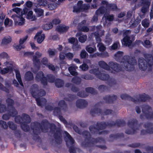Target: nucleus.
<instances>
[{"instance_id":"f704fd0d","label":"nucleus","mask_w":153,"mask_h":153,"mask_svg":"<svg viewBox=\"0 0 153 153\" xmlns=\"http://www.w3.org/2000/svg\"><path fill=\"white\" fill-rule=\"evenodd\" d=\"M107 9L110 10L114 11L117 10V7L115 4L109 3V4H108Z\"/></svg>"},{"instance_id":"4d7b16f0","label":"nucleus","mask_w":153,"mask_h":153,"mask_svg":"<svg viewBox=\"0 0 153 153\" xmlns=\"http://www.w3.org/2000/svg\"><path fill=\"white\" fill-rule=\"evenodd\" d=\"M1 78V77L0 76V78ZM0 90L4 91L7 93L9 92V89L4 86L0 82Z\"/></svg>"},{"instance_id":"5701e85b","label":"nucleus","mask_w":153,"mask_h":153,"mask_svg":"<svg viewBox=\"0 0 153 153\" xmlns=\"http://www.w3.org/2000/svg\"><path fill=\"white\" fill-rule=\"evenodd\" d=\"M109 64L111 68L115 71L118 72L122 70L121 67L118 64L114 62H110Z\"/></svg>"},{"instance_id":"052dcab7","label":"nucleus","mask_w":153,"mask_h":153,"mask_svg":"<svg viewBox=\"0 0 153 153\" xmlns=\"http://www.w3.org/2000/svg\"><path fill=\"white\" fill-rule=\"evenodd\" d=\"M38 1L40 6H45L47 4V1L46 0H38Z\"/></svg>"},{"instance_id":"37998d69","label":"nucleus","mask_w":153,"mask_h":153,"mask_svg":"<svg viewBox=\"0 0 153 153\" xmlns=\"http://www.w3.org/2000/svg\"><path fill=\"white\" fill-rule=\"evenodd\" d=\"M68 70L70 74L73 76H76L77 73L75 71L76 69L74 66H70L68 68Z\"/></svg>"},{"instance_id":"412c9836","label":"nucleus","mask_w":153,"mask_h":153,"mask_svg":"<svg viewBox=\"0 0 153 153\" xmlns=\"http://www.w3.org/2000/svg\"><path fill=\"white\" fill-rule=\"evenodd\" d=\"M117 96L113 94L111 95H106L103 97V99L107 103L112 104L117 100Z\"/></svg>"},{"instance_id":"de8ad7c7","label":"nucleus","mask_w":153,"mask_h":153,"mask_svg":"<svg viewBox=\"0 0 153 153\" xmlns=\"http://www.w3.org/2000/svg\"><path fill=\"white\" fill-rule=\"evenodd\" d=\"M12 40L11 37L10 36L5 37L2 41L1 43L2 44H7L10 42Z\"/></svg>"},{"instance_id":"f03ea898","label":"nucleus","mask_w":153,"mask_h":153,"mask_svg":"<svg viewBox=\"0 0 153 153\" xmlns=\"http://www.w3.org/2000/svg\"><path fill=\"white\" fill-rule=\"evenodd\" d=\"M123 52L118 51L114 55L116 58H117L119 61L122 63V65L124 67L125 70L128 71H132L134 69V66L136 64L137 60L134 57L128 55H125L122 56Z\"/></svg>"},{"instance_id":"c03bdc74","label":"nucleus","mask_w":153,"mask_h":153,"mask_svg":"<svg viewBox=\"0 0 153 153\" xmlns=\"http://www.w3.org/2000/svg\"><path fill=\"white\" fill-rule=\"evenodd\" d=\"M81 79L78 76H76L72 78V82L74 83L77 85H79L81 83Z\"/></svg>"},{"instance_id":"c85d7f7f","label":"nucleus","mask_w":153,"mask_h":153,"mask_svg":"<svg viewBox=\"0 0 153 153\" xmlns=\"http://www.w3.org/2000/svg\"><path fill=\"white\" fill-rule=\"evenodd\" d=\"M69 28V27L66 26L64 25L62 26H59L56 28L57 31L61 33H64L66 32Z\"/></svg>"},{"instance_id":"a19ab883","label":"nucleus","mask_w":153,"mask_h":153,"mask_svg":"<svg viewBox=\"0 0 153 153\" xmlns=\"http://www.w3.org/2000/svg\"><path fill=\"white\" fill-rule=\"evenodd\" d=\"M85 91L88 93L95 94L97 93V91L92 87H88L85 88Z\"/></svg>"},{"instance_id":"bf43d9fd","label":"nucleus","mask_w":153,"mask_h":153,"mask_svg":"<svg viewBox=\"0 0 153 153\" xmlns=\"http://www.w3.org/2000/svg\"><path fill=\"white\" fill-rule=\"evenodd\" d=\"M141 24L143 27L146 28L148 27L149 25V22L147 20L145 19L142 21Z\"/></svg>"},{"instance_id":"f8f14e48","label":"nucleus","mask_w":153,"mask_h":153,"mask_svg":"<svg viewBox=\"0 0 153 153\" xmlns=\"http://www.w3.org/2000/svg\"><path fill=\"white\" fill-rule=\"evenodd\" d=\"M36 85H33L31 88V94L33 97H41L45 96L46 93L44 90H39L37 87H35Z\"/></svg>"},{"instance_id":"6e6d98bb","label":"nucleus","mask_w":153,"mask_h":153,"mask_svg":"<svg viewBox=\"0 0 153 153\" xmlns=\"http://www.w3.org/2000/svg\"><path fill=\"white\" fill-rule=\"evenodd\" d=\"M0 125L1 126V127L4 129H7L8 128V125L6 123L2 120H0Z\"/></svg>"},{"instance_id":"1a4fd4ad","label":"nucleus","mask_w":153,"mask_h":153,"mask_svg":"<svg viewBox=\"0 0 153 153\" xmlns=\"http://www.w3.org/2000/svg\"><path fill=\"white\" fill-rule=\"evenodd\" d=\"M138 125V121L136 119H132L129 120L127 123L128 126L132 130V131L130 129H126L125 132L128 134H134L136 133V130L139 129L137 126Z\"/></svg>"},{"instance_id":"dca6fc26","label":"nucleus","mask_w":153,"mask_h":153,"mask_svg":"<svg viewBox=\"0 0 153 153\" xmlns=\"http://www.w3.org/2000/svg\"><path fill=\"white\" fill-rule=\"evenodd\" d=\"M35 79L38 82H41L43 85H47V78L44 76V74L42 71H39L36 74Z\"/></svg>"},{"instance_id":"49530a36","label":"nucleus","mask_w":153,"mask_h":153,"mask_svg":"<svg viewBox=\"0 0 153 153\" xmlns=\"http://www.w3.org/2000/svg\"><path fill=\"white\" fill-rule=\"evenodd\" d=\"M47 78L48 81L51 83H53L55 82L56 80L55 76L52 74H50L47 75Z\"/></svg>"},{"instance_id":"a211bd4d","label":"nucleus","mask_w":153,"mask_h":153,"mask_svg":"<svg viewBox=\"0 0 153 153\" xmlns=\"http://www.w3.org/2000/svg\"><path fill=\"white\" fill-rule=\"evenodd\" d=\"M8 113L3 114L2 116V119L6 120H8L11 117H15L18 114V112L16 109L13 108V111L7 109Z\"/></svg>"},{"instance_id":"a878e982","label":"nucleus","mask_w":153,"mask_h":153,"mask_svg":"<svg viewBox=\"0 0 153 153\" xmlns=\"http://www.w3.org/2000/svg\"><path fill=\"white\" fill-rule=\"evenodd\" d=\"M83 1H78L79 6L80 8L81 12H83L85 10H88L90 8V5L88 4H83Z\"/></svg>"},{"instance_id":"2eb2a0df","label":"nucleus","mask_w":153,"mask_h":153,"mask_svg":"<svg viewBox=\"0 0 153 153\" xmlns=\"http://www.w3.org/2000/svg\"><path fill=\"white\" fill-rule=\"evenodd\" d=\"M153 123L151 122H148L145 123L143 127L145 128H148L146 130L142 129L141 131L140 134L142 135H144L147 134H153Z\"/></svg>"},{"instance_id":"f257e3e1","label":"nucleus","mask_w":153,"mask_h":153,"mask_svg":"<svg viewBox=\"0 0 153 153\" xmlns=\"http://www.w3.org/2000/svg\"><path fill=\"white\" fill-rule=\"evenodd\" d=\"M31 127L34 134L33 137L34 140L39 141L40 139L38 135L40 133V129L42 132L46 133L49 128L50 132L53 134L56 143L58 144L61 143L62 141L61 130L57 128L54 123H50L47 120H43L41 123L37 121L32 122Z\"/></svg>"},{"instance_id":"79ce46f5","label":"nucleus","mask_w":153,"mask_h":153,"mask_svg":"<svg viewBox=\"0 0 153 153\" xmlns=\"http://www.w3.org/2000/svg\"><path fill=\"white\" fill-rule=\"evenodd\" d=\"M34 10L37 17H40L43 15L44 10L40 8H36L34 9Z\"/></svg>"},{"instance_id":"6ab92c4d","label":"nucleus","mask_w":153,"mask_h":153,"mask_svg":"<svg viewBox=\"0 0 153 153\" xmlns=\"http://www.w3.org/2000/svg\"><path fill=\"white\" fill-rule=\"evenodd\" d=\"M36 56H33V61L34 66L39 68H40V62L38 58H40L42 55V54L38 51H36L35 53Z\"/></svg>"},{"instance_id":"aec40b11","label":"nucleus","mask_w":153,"mask_h":153,"mask_svg":"<svg viewBox=\"0 0 153 153\" xmlns=\"http://www.w3.org/2000/svg\"><path fill=\"white\" fill-rule=\"evenodd\" d=\"M140 2L141 5L143 6L141 9V11L145 14L149 9L150 3L149 0H141Z\"/></svg>"},{"instance_id":"f3484780","label":"nucleus","mask_w":153,"mask_h":153,"mask_svg":"<svg viewBox=\"0 0 153 153\" xmlns=\"http://www.w3.org/2000/svg\"><path fill=\"white\" fill-rule=\"evenodd\" d=\"M22 15L18 16L14 14L11 16V18L13 19L16 25H22L25 23V19L23 17Z\"/></svg>"},{"instance_id":"e433bc0d","label":"nucleus","mask_w":153,"mask_h":153,"mask_svg":"<svg viewBox=\"0 0 153 153\" xmlns=\"http://www.w3.org/2000/svg\"><path fill=\"white\" fill-rule=\"evenodd\" d=\"M81 77L82 78L86 80H92L94 78L93 75L89 74H82L81 75Z\"/></svg>"},{"instance_id":"338daca9","label":"nucleus","mask_w":153,"mask_h":153,"mask_svg":"<svg viewBox=\"0 0 153 153\" xmlns=\"http://www.w3.org/2000/svg\"><path fill=\"white\" fill-rule=\"evenodd\" d=\"M107 88V86L104 85H101L98 87V89L101 92L104 91Z\"/></svg>"},{"instance_id":"20e7f679","label":"nucleus","mask_w":153,"mask_h":153,"mask_svg":"<svg viewBox=\"0 0 153 153\" xmlns=\"http://www.w3.org/2000/svg\"><path fill=\"white\" fill-rule=\"evenodd\" d=\"M82 134L85 139L84 141L81 142V146L84 149H88L90 150L94 147L95 144L104 141V139L101 137L96 138L91 137V135L87 130L83 131Z\"/></svg>"},{"instance_id":"473e14b6","label":"nucleus","mask_w":153,"mask_h":153,"mask_svg":"<svg viewBox=\"0 0 153 153\" xmlns=\"http://www.w3.org/2000/svg\"><path fill=\"white\" fill-rule=\"evenodd\" d=\"M55 84L56 87L57 88L62 87L64 84V82L63 80L59 79H56L55 82Z\"/></svg>"},{"instance_id":"393cba45","label":"nucleus","mask_w":153,"mask_h":153,"mask_svg":"<svg viewBox=\"0 0 153 153\" xmlns=\"http://www.w3.org/2000/svg\"><path fill=\"white\" fill-rule=\"evenodd\" d=\"M37 38V41L39 44L41 43L44 40L45 36L44 34H41V32H38L34 37V39Z\"/></svg>"},{"instance_id":"9b49d317","label":"nucleus","mask_w":153,"mask_h":153,"mask_svg":"<svg viewBox=\"0 0 153 153\" xmlns=\"http://www.w3.org/2000/svg\"><path fill=\"white\" fill-rule=\"evenodd\" d=\"M60 107H55L53 109V114L54 115L59 116L61 115V108L65 111L67 108V105L65 101L63 100H60L58 104Z\"/></svg>"},{"instance_id":"09e8293b","label":"nucleus","mask_w":153,"mask_h":153,"mask_svg":"<svg viewBox=\"0 0 153 153\" xmlns=\"http://www.w3.org/2000/svg\"><path fill=\"white\" fill-rule=\"evenodd\" d=\"M34 98L36 99V102L37 105L39 106L42 105V101H43L44 102V103H45L47 102L45 98H42V100H41L40 99V97H36Z\"/></svg>"},{"instance_id":"ddd939ff","label":"nucleus","mask_w":153,"mask_h":153,"mask_svg":"<svg viewBox=\"0 0 153 153\" xmlns=\"http://www.w3.org/2000/svg\"><path fill=\"white\" fill-rule=\"evenodd\" d=\"M112 112V110L110 109H107L103 112L99 108H95L92 109L90 111V113L92 116H94L96 114L98 115L100 114L103 115H107L111 114Z\"/></svg>"},{"instance_id":"0e129e2a","label":"nucleus","mask_w":153,"mask_h":153,"mask_svg":"<svg viewBox=\"0 0 153 153\" xmlns=\"http://www.w3.org/2000/svg\"><path fill=\"white\" fill-rule=\"evenodd\" d=\"M51 22L53 25H56L59 24L61 22V21L59 19L55 18L53 19Z\"/></svg>"},{"instance_id":"3c124183","label":"nucleus","mask_w":153,"mask_h":153,"mask_svg":"<svg viewBox=\"0 0 153 153\" xmlns=\"http://www.w3.org/2000/svg\"><path fill=\"white\" fill-rule=\"evenodd\" d=\"M53 27V25L51 22H48L44 25L43 28L44 30H47L51 29Z\"/></svg>"},{"instance_id":"13d9d810","label":"nucleus","mask_w":153,"mask_h":153,"mask_svg":"<svg viewBox=\"0 0 153 153\" xmlns=\"http://www.w3.org/2000/svg\"><path fill=\"white\" fill-rule=\"evenodd\" d=\"M1 78V77L0 76V78ZM0 90L4 91L7 93L9 92V89L4 86L0 82Z\"/></svg>"},{"instance_id":"ea45409f","label":"nucleus","mask_w":153,"mask_h":153,"mask_svg":"<svg viewBox=\"0 0 153 153\" xmlns=\"http://www.w3.org/2000/svg\"><path fill=\"white\" fill-rule=\"evenodd\" d=\"M13 71V69L12 67H9L2 69L1 74H4L8 73L9 72L11 73Z\"/></svg>"},{"instance_id":"9d476101","label":"nucleus","mask_w":153,"mask_h":153,"mask_svg":"<svg viewBox=\"0 0 153 153\" xmlns=\"http://www.w3.org/2000/svg\"><path fill=\"white\" fill-rule=\"evenodd\" d=\"M65 133L68 139L65 142L67 146L69 147V152L70 153H76L75 147L73 146L75 143L74 140L67 131H65Z\"/></svg>"},{"instance_id":"8fccbe9b","label":"nucleus","mask_w":153,"mask_h":153,"mask_svg":"<svg viewBox=\"0 0 153 153\" xmlns=\"http://www.w3.org/2000/svg\"><path fill=\"white\" fill-rule=\"evenodd\" d=\"M72 48L74 51L78 50L81 48L80 45L78 44V40H77L73 44Z\"/></svg>"},{"instance_id":"603ef678","label":"nucleus","mask_w":153,"mask_h":153,"mask_svg":"<svg viewBox=\"0 0 153 153\" xmlns=\"http://www.w3.org/2000/svg\"><path fill=\"white\" fill-rule=\"evenodd\" d=\"M97 46L99 48V51H103L106 49L105 47L102 43L100 42L98 43Z\"/></svg>"},{"instance_id":"cd10ccee","label":"nucleus","mask_w":153,"mask_h":153,"mask_svg":"<svg viewBox=\"0 0 153 153\" xmlns=\"http://www.w3.org/2000/svg\"><path fill=\"white\" fill-rule=\"evenodd\" d=\"M26 114L25 113H23L22 114V117L20 115H19L17 116H15V120L16 123L18 124H19L20 125L24 121L26 120V118L24 117L23 116V114Z\"/></svg>"},{"instance_id":"5fc2aeb1","label":"nucleus","mask_w":153,"mask_h":153,"mask_svg":"<svg viewBox=\"0 0 153 153\" xmlns=\"http://www.w3.org/2000/svg\"><path fill=\"white\" fill-rule=\"evenodd\" d=\"M77 95L78 96L81 97H86L88 96L84 91L79 92Z\"/></svg>"},{"instance_id":"423d86ee","label":"nucleus","mask_w":153,"mask_h":153,"mask_svg":"<svg viewBox=\"0 0 153 153\" xmlns=\"http://www.w3.org/2000/svg\"><path fill=\"white\" fill-rule=\"evenodd\" d=\"M120 97L123 100H127L134 103H136L137 102H145L151 99L149 95L146 94L145 93L140 94L139 98L136 100L126 94H122L120 95Z\"/></svg>"},{"instance_id":"b1692460","label":"nucleus","mask_w":153,"mask_h":153,"mask_svg":"<svg viewBox=\"0 0 153 153\" xmlns=\"http://www.w3.org/2000/svg\"><path fill=\"white\" fill-rule=\"evenodd\" d=\"M121 42L123 45L128 47L131 46L132 43V41L130 40L129 36H125L122 40Z\"/></svg>"},{"instance_id":"0eeeda50","label":"nucleus","mask_w":153,"mask_h":153,"mask_svg":"<svg viewBox=\"0 0 153 153\" xmlns=\"http://www.w3.org/2000/svg\"><path fill=\"white\" fill-rule=\"evenodd\" d=\"M152 110L151 107L148 105H145L142 107V114L140 115V118L143 120L145 118L148 120H153V111H150Z\"/></svg>"},{"instance_id":"2f4dec72","label":"nucleus","mask_w":153,"mask_h":153,"mask_svg":"<svg viewBox=\"0 0 153 153\" xmlns=\"http://www.w3.org/2000/svg\"><path fill=\"white\" fill-rule=\"evenodd\" d=\"M25 77L27 81L32 80L33 79V73L30 71H28L25 74Z\"/></svg>"},{"instance_id":"a18cd8bd","label":"nucleus","mask_w":153,"mask_h":153,"mask_svg":"<svg viewBox=\"0 0 153 153\" xmlns=\"http://www.w3.org/2000/svg\"><path fill=\"white\" fill-rule=\"evenodd\" d=\"M7 124L9 128L12 130L15 131L17 128V126L13 122L9 121L7 122Z\"/></svg>"},{"instance_id":"72a5a7b5","label":"nucleus","mask_w":153,"mask_h":153,"mask_svg":"<svg viewBox=\"0 0 153 153\" xmlns=\"http://www.w3.org/2000/svg\"><path fill=\"white\" fill-rule=\"evenodd\" d=\"M98 64L100 67L104 69L108 70L109 69V66L104 61H99L98 62Z\"/></svg>"},{"instance_id":"e2e57ef3","label":"nucleus","mask_w":153,"mask_h":153,"mask_svg":"<svg viewBox=\"0 0 153 153\" xmlns=\"http://www.w3.org/2000/svg\"><path fill=\"white\" fill-rule=\"evenodd\" d=\"M81 12L80 8L79 7V4L78 2L77 3V7L74 6L73 7V12H76V13H79Z\"/></svg>"},{"instance_id":"4be33fe9","label":"nucleus","mask_w":153,"mask_h":153,"mask_svg":"<svg viewBox=\"0 0 153 153\" xmlns=\"http://www.w3.org/2000/svg\"><path fill=\"white\" fill-rule=\"evenodd\" d=\"M88 102L85 100L80 99L77 100L76 102V106L79 108H83L86 107Z\"/></svg>"},{"instance_id":"39448f33","label":"nucleus","mask_w":153,"mask_h":153,"mask_svg":"<svg viewBox=\"0 0 153 153\" xmlns=\"http://www.w3.org/2000/svg\"><path fill=\"white\" fill-rule=\"evenodd\" d=\"M146 59L140 58L138 60V64L140 69L145 71L148 67H151L153 65V57L150 54H146L144 56Z\"/></svg>"},{"instance_id":"4468645a","label":"nucleus","mask_w":153,"mask_h":153,"mask_svg":"<svg viewBox=\"0 0 153 153\" xmlns=\"http://www.w3.org/2000/svg\"><path fill=\"white\" fill-rule=\"evenodd\" d=\"M24 118H26V120L24 121L21 124V127L22 129L25 132L29 131L30 130V127L27 124L29 123L31 121V118L30 116L27 114H23Z\"/></svg>"},{"instance_id":"7c9ffc66","label":"nucleus","mask_w":153,"mask_h":153,"mask_svg":"<svg viewBox=\"0 0 153 153\" xmlns=\"http://www.w3.org/2000/svg\"><path fill=\"white\" fill-rule=\"evenodd\" d=\"M16 73V78L19 83L20 85L22 86L23 87V84L22 81L20 71L19 70H15Z\"/></svg>"},{"instance_id":"6e6552de","label":"nucleus","mask_w":153,"mask_h":153,"mask_svg":"<svg viewBox=\"0 0 153 153\" xmlns=\"http://www.w3.org/2000/svg\"><path fill=\"white\" fill-rule=\"evenodd\" d=\"M89 72L90 73L95 75L99 79L102 80H108L110 78L108 74L105 73L104 71H100L99 68L91 69Z\"/></svg>"},{"instance_id":"774afa93","label":"nucleus","mask_w":153,"mask_h":153,"mask_svg":"<svg viewBox=\"0 0 153 153\" xmlns=\"http://www.w3.org/2000/svg\"><path fill=\"white\" fill-rule=\"evenodd\" d=\"M77 40L76 38L73 37H70L68 39V43L73 44Z\"/></svg>"},{"instance_id":"c9c22d12","label":"nucleus","mask_w":153,"mask_h":153,"mask_svg":"<svg viewBox=\"0 0 153 153\" xmlns=\"http://www.w3.org/2000/svg\"><path fill=\"white\" fill-rule=\"evenodd\" d=\"M124 134L123 133H117L115 134H111L109 136L111 138L115 139L120 137H123Z\"/></svg>"},{"instance_id":"7ed1b4c3","label":"nucleus","mask_w":153,"mask_h":153,"mask_svg":"<svg viewBox=\"0 0 153 153\" xmlns=\"http://www.w3.org/2000/svg\"><path fill=\"white\" fill-rule=\"evenodd\" d=\"M126 123L123 120H117L115 122L111 121L110 122H97L96 126L91 125L89 127V129L93 134L97 133L100 130H103L107 126L112 127L116 126L117 127L123 126L125 125Z\"/></svg>"},{"instance_id":"c756f323","label":"nucleus","mask_w":153,"mask_h":153,"mask_svg":"<svg viewBox=\"0 0 153 153\" xmlns=\"http://www.w3.org/2000/svg\"><path fill=\"white\" fill-rule=\"evenodd\" d=\"M106 9L103 6H101L96 11L95 14L98 15L100 14H103L106 11Z\"/></svg>"},{"instance_id":"680f3d73","label":"nucleus","mask_w":153,"mask_h":153,"mask_svg":"<svg viewBox=\"0 0 153 153\" xmlns=\"http://www.w3.org/2000/svg\"><path fill=\"white\" fill-rule=\"evenodd\" d=\"M86 49L89 53H91L95 51L96 49V48L94 49L92 47H89V46H87L86 47Z\"/></svg>"},{"instance_id":"58836bf2","label":"nucleus","mask_w":153,"mask_h":153,"mask_svg":"<svg viewBox=\"0 0 153 153\" xmlns=\"http://www.w3.org/2000/svg\"><path fill=\"white\" fill-rule=\"evenodd\" d=\"M77 34L79 36L78 38V40L79 42L81 43H84L86 41L87 39L86 35H82L81 33H78Z\"/></svg>"},{"instance_id":"864d4df0","label":"nucleus","mask_w":153,"mask_h":153,"mask_svg":"<svg viewBox=\"0 0 153 153\" xmlns=\"http://www.w3.org/2000/svg\"><path fill=\"white\" fill-rule=\"evenodd\" d=\"M7 110V108L5 105L2 104H0V113H3Z\"/></svg>"},{"instance_id":"bb28decb","label":"nucleus","mask_w":153,"mask_h":153,"mask_svg":"<svg viewBox=\"0 0 153 153\" xmlns=\"http://www.w3.org/2000/svg\"><path fill=\"white\" fill-rule=\"evenodd\" d=\"M6 102L7 105V109L13 111V108L16 109L13 106L14 102L13 100L10 98H7L6 100Z\"/></svg>"},{"instance_id":"4c0bfd02","label":"nucleus","mask_w":153,"mask_h":153,"mask_svg":"<svg viewBox=\"0 0 153 153\" xmlns=\"http://www.w3.org/2000/svg\"><path fill=\"white\" fill-rule=\"evenodd\" d=\"M141 20L139 18H137L134 21L132 19L130 22L131 26L133 27H135L137 26L140 22Z\"/></svg>"},{"instance_id":"69168bd1","label":"nucleus","mask_w":153,"mask_h":153,"mask_svg":"<svg viewBox=\"0 0 153 153\" xmlns=\"http://www.w3.org/2000/svg\"><path fill=\"white\" fill-rule=\"evenodd\" d=\"M80 68L83 71H86L88 69V65L85 63L82 64L80 66Z\"/></svg>"}]
</instances>
